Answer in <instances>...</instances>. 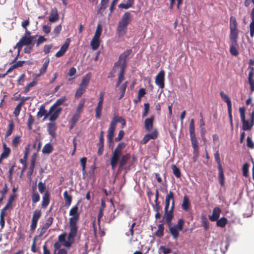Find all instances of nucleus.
Returning a JSON list of instances; mask_svg holds the SVG:
<instances>
[{
    "label": "nucleus",
    "mask_w": 254,
    "mask_h": 254,
    "mask_svg": "<svg viewBox=\"0 0 254 254\" xmlns=\"http://www.w3.org/2000/svg\"><path fill=\"white\" fill-rule=\"evenodd\" d=\"M130 52L129 50L124 52L120 57L118 62L115 64L114 66V70L119 72L118 79L116 84V87L120 85L121 83L124 80V69L126 66V59L127 57L130 54Z\"/></svg>",
    "instance_id": "obj_1"
},
{
    "label": "nucleus",
    "mask_w": 254,
    "mask_h": 254,
    "mask_svg": "<svg viewBox=\"0 0 254 254\" xmlns=\"http://www.w3.org/2000/svg\"><path fill=\"white\" fill-rule=\"evenodd\" d=\"M240 118L242 122V129L244 131L250 130L254 126V109L251 113L249 114V119H246L245 108L240 107L239 108Z\"/></svg>",
    "instance_id": "obj_2"
},
{
    "label": "nucleus",
    "mask_w": 254,
    "mask_h": 254,
    "mask_svg": "<svg viewBox=\"0 0 254 254\" xmlns=\"http://www.w3.org/2000/svg\"><path fill=\"white\" fill-rule=\"evenodd\" d=\"M69 215L70 216L69 221V229H71V233H74L77 231V223L80 218V212L77 205L74 206L70 209Z\"/></svg>",
    "instance_id": "obj_3"
},
{
    "label": "nucleus",
    "mask_w": 254,
    "mask_h": 254,
    "mask_svg": "<svg viewBox=\"0 0 254 254\" xmlns=\"http://www.w3.org/2000/svg\"><path fill=\"white\" fill-rule=\"evenodd\" d=\"M91 79V74L88 73L82 77L78 88L77 89L75 97L79 98L86 92Z\"/></svg>",
    "instance_id": "obj_4"
},
{
    "label": "nucleus",
    "mask_w": 254,
    "mask_h": 254,
    "mask_svg": "<svg viewBox=\"0 0 254 254\" xmlns=\"http://www.w3.org/2000/svg\"><path fill=\"white\" fill-rule=\"evenodd\" d=\"M230 40L231 43L238 45L239 31L236 18L231 16L230 19Z\"/></svg>",
    "instance_id": "obj_5"
},
{
    "label": "nucleus",
    "mask_w": 254,
    "mask_h": 254,
    "mask_svg": "<svg viewBox=\"0 0 254 254\" xmlns=\"http://www.w3.org/2000/svg\"><path fill=\"white\" fill-rule=\"evenodd\" d=\"M125 147V143L124 142H121L118 145L113 152L111 159V165L113 169H114L117 166L119 160L121 156L122 151Z\"/></svg>",
    "instance_id": "obj_6"
},
{
    "label": "nucleus",
    "mask_w": 254,
    "mask_h": 254,
    "mask_svg": "<svg viewBox=\"0 0 254 254\" xmlns=\"http://www.w3.org/2000/svg\"><path fill=\"white\" fill-rule=\"evenodd\" d=\"M76 234L77 232H75L74 233H71V229H70V232L68 236V240H65L66 234H63L59 236V241L57 243H60L62 246L63 245L65 247L69 248L71 246Z\"/></svg>",
    "instance_id": "obj_7"
},
{
    "label": "nucleus",
    "mask_w": 254,
    "mask_h": 254,
    "mask_svg": "<svg viewBox=\"0 0 254 254\" xmlns=\"http://www.w3.org/2000/svg\"><path fill=\"white\" fill-rule=\"evenodd\" d=\"M102 31V26L101 24H98L94 36L92 39L90 45L93 50H95L98 48L100 45V37Z\"/></svg>",
    "instance_id": "obj_8"
},
{
    "label": "nucleus",
    "mask_w": 254,
    "mask_h": 254,
    "mask_svg": "<svg viewBox=\"0 0 254 254\" xmlns=\"http://www.w3.org/2000/svg\"><path fill=\"white\" fill-rule=\"evenodd\" d=\"M111 205L109 208L108 212L105 216V221L108 223H111L117 216L116 214L115 208L113 199H110Z\"/></svg>",
    "instance_id": "obj_9"
},
{
    "label": "nucleus",
    "mask_w": 254,
    "mask_h": 254,
    "mask_svg": "<svg viewBox=\"0 0 254 254\" xmlns=\"http://www.w3.org/2000/svg\"><path fill=\"white\" fill-rule=\"evenodd\" d=\"M34 37H22L19 42L16 44L15 48L18 49V51L21 50L23 46H28L31 44H34L33 42Z\"/></svg>",
    "instance_id": "obj_10"
},
{
    "label": "nucleus",
    "mask_w": 254,
    "mask_h": 254,
    "mask_svg": "<svg viewBox=\"0 0 254 254\" xmlns=\"http://www.w3.org/2000/svg\"><path fill=\"white\" fill-rule=\"evenodd\" d=\"M165 72L163 70H160L155 78V84L160 88H163L165 86Z\"/></svg>",
    "instance_id": "obj_11"
},
{
    "label": "nucleus",
    "mask_w": 254,
    "mask_h": 254,
    "mask_svg": "<svg viewBox=\"0 0 254 254\" xmlns=\"http://www.w3.org/2000/svg\"><path fill=\"white\" fill-rule=\"evenodd\" d=\"M116 126L115 125V121L112 122L110 124V127L108 130V135H107V138H108V142L109 143V146L111 147H113V138L114 135V131L115 130Z\"/></svg>",
    "instance_id": "obj_12"
},
{
    "label": "nucleus",
    "mask_w": 254,
    "mask_h": 254,
    "mask_svg": "<svg viewBox=\"0 0 254 254\" xmlns=\"http://www.w3.org/2000/svg\"><path fill=\"white\" fill-rule=\"evenodd\" d=\"M62 111L61 108H55L52 106L49 111V120L54 121L59 117Z\"/></svg>",
    "instance_id": "obj_13"
},
{
    "label": "nucleus",
    "mask_w": 254,
    "mask_h": 254,
    "mask_svg": "<svg viewBox=\"0 0 254 254\" xmlns=\"http://www.w3.org/2000/svg\"><path fill=\"white\" fill-rule=\"evenodd\" d=\"M250 70L248 74V82L250 86V91L252 94L254 92V68L253 67L250 66L248 68Z\"/></svg>",
    "instance_id": "obj_14"
},
{
    "label": "nucleus",
    "mask_w": 254,
    "mask_h": 254,
    "mask_svg": "<svg viewBox=\"0 0 254 254\" xmlns=\"http://www.w3.org/2000/svg\"><path fill=\"white\" fill-rule=\"evenodd\" d=\"M170 200H172L171 207L172 209H174V197L173 196V193L172 191H170L166 196L165 198V211H168L169 209Z\"/></svg>",
    "instance_id": "obj_15"
},
{
    "label": "nucleus",
    "mask_w": 254,
    "mask_h": 254,
    "mask_svg": "<svg viewBox=\"0 0 254 254\" xmlns=\"http://www.w3.org/2000/svg\"><path fill=\"white\" fill-rule=\"evenodd\" d=\"M70 42V40L69 39H67L66 40L65 42L61 47L60 50L56 54V56L57 57H61L64 55L68 49Z\"/></svg>",
    "instance_id": "obj_16"
},
{
    "label": "nucleus",
    "mask_w": 254,
    "mask_h": 254,
    "mask_svg": "<svg viewBox=\"0 0 254 254\" xmlns=\"http://www.w3.org/2000/svg\"><path fill=\"white\" fill-rule=\"evenodd\" d=\"M221 212V210L219 207H215L213 209L212 215L208 216L209 220L212 222L216 221L219 218Z\"/></svg>",
    "instance_id": "obj_17"
},
{
    "label": "nucleus",
    "mask_w": 254,
    "mask_h": 254,
    "mask_svg": "<svg viewBox=\"0 0 254 254\" xmlns=\"http://www.w3.org/2000/svg\"><path fill=\"white\" fill-rule=\"evenodd\" d=\"M131 21L130 14L129 12H126L122 17L121 20L119 23L124 25L126 27L127 26L128 24Z\"/></svg>",
    "instance_id": "obj_18"
},
{
    "label": "nucleus",
    "mask_w": 254,
    "mask_h": 254,
    "mask_svg": "<svg viewBox=\"0 0 254 254\" xmlns=\"http://www.w3.org/2000/svg\"><path fill=\"white\" fill-rule=\"evenodd\" d=\"M62 245L60 243H55L54 245V254H67V251L64 248H61Z\"/></svg>",
    "instance_id": "obj_19"
},
{
    "label": "nucleus",
    "mask_w": 254,
    "mask_h": 254,
    "mask_svg": "<svg viewBox=\"0 0 254 254\" xmlns=\"http://www.w3.org/2000/svg\"><path fill=\"white\" fill-rule=\"evenodd\" d=\"M157 136V132L154 131L150 133L145 135L141 141L142 144L146 143L150 139H155Z\"/></svg>",
    "instance_id": "obj_20"
},
{
    "label": "nucleus",
    "mask_w": 254,
    "mask_h": 254,
    "mask_svg": "<svg viewBox=\"0 0 254 254\" xmlns=\"http://www.w3.org/2000/svg\"><path fill=\"white\" fill-rule=\"evenodd\" d=\"M103 102L104 100L99 99V102L95 108V117L96 118L99 119L101 116Z\"/></svg>",
    "instance_id": "obj_21"
},
{
    "label": "nucleus",
    "mask_w": 254,
    "mask_h": 254,
    "mask_svg": "<svg viewBox=\"0 0 254 254\" xmlns=\"http://www.w3.org/2000/svg\"><path fill=\"white\" fill-rule=\"evenodd\" d=\"M59 19V14L57 9H53L50 14L49 20L51 22H56Z\"/></svg>",
    "instance_id": "obj_22"
},
{
    "label": "nucleus",
    "mask_w": 254,
    "mask_h": 254,
    "mask_svg": "<svg viewBox=\"0 0 254 254\" xmlns=\"http://www.w3.org/2000/svg\"><path fill=\"white\" fill-rule=\"evenodd\" d=\"M50 202V194L48 191H46L43 196L42 207L43 208L46 207Z\"/></svg>",
    "instance_id": "obj_23"
},
{
    "label": "nucleus",
    "mask_w": 254,
    "mask_h": 254,
    "mask_svg": "<svg viewBox=\"0 0 254 254\" xmlns=\"http://www.w3.org/2000/svg\"><path fill=\"white\" fill-rule=\"evenodd\" d=\"M127 31V27L118 23L117 27V33L119 36H122L126 34Z\"/></svg>",
    "instance_id": "obj_24"
},
{
    "label": "nucleus",
    "mask_w": 254,
    "mask_h": 254,
    "mask_svg": "<svg viewBox=\"0 0 254 254\" xmlns=\"http://www.w3.org/2000/svg\"><path fill=\"white\" fill-rule=\"evenodd\" d=\"M56 127L55 123H49L48 125L47 130L49 133L52 136L55 137L56 135L55 131Z\"/></svg>",
    "instance_id": "obj_25"
},
{
    "label": "nucleus",
    "mask_w": 254,
    "mask_h": 254,
    "mask_svg": "<svg viewBox=\"0 0 254 254\" xmlns=\"http://www.w3.org/2000/svg\"><path fill=\"white\" fill-rule=\"evenodd\" d=\"M218 169L219 171L218 178L219 182L221 185L223 186L224 184V176L223 174L222 167L220 164H219Z\"/></svg>",
    "instance_id": "obj_26"
},
{
    "label": "nucleus",
    "mask_w": 254,
    "mask_h": 254,
    "mask_svg": "<svg viewBox=\"0 0 254 254\" xmlns=\"http://www.w3.org/2000/svg\"><path fill=\"white\" fill-rule=\"evenodd\" d=\"M190 140L193 149L194 154V155L197 156L198 154V146L197 145L196 138V137L190 138Z\"/></svg>",
    "instance_id": "obj_27"
},
{
    "label": "nucleus",
    "mask_w": 254,
    "mask_h": 254,
    "mask_svg": "<svg viewBox=\"0 0 254 254\" xmlns=\"http://www.w3.org/2000/svg\"><path fill=\"white\" fill-rule=\"evenodd\" d=\"M53 150V147L50 143L46 144L43 147L42 152L44 154H49Z\"/></svg>",
    "instance_id": "obj_28"
},
{
    "label": "nucleus",
    "mask_w": 254,
    "mask_h": 254,
    "mask_svg": "<svg viewBox=\"0 0 254 254\" xmlns=\"http://www.w3.org/2000/svg\"><path fill=\"white\" fill-rule=\"evenodd\" d=\"M154 117L147 118L145 120V127L148 131L150 130L153 127V121Z\"/></svg>",
    "instance_id": "obj_29"
},
{
    "label": "nucleus",
    "mask_w": 254,
    "mask_h": 254,
    "mask_svg": "<svg viewBox=\"0 0 254 254\" xmlns=\"http://www.w3.org/2000/svg\"><path fill=\"white\" fill-rule=\"evenodd\" d=\"M173 209H172V208H171L170 210L168 209V211H165L164 218L165 220V221L168 223H170L173 218Z\"/></svg>",
    "instance_id": "obj_30"
},
{
    "label": "nucleus",
    "mask_w": 254,
    "mask_h": 254,
    "mask_svg": "<svg viewBox=\"0 0 254 254\" xmlns=\"http://www.w3.org/2000/svg\"><path fill=\"white\" fill-rule=\"evenodd\" d=\"M169 231L171 235L173 236L175 239H177L179 235V230L177 227L173 226H171L169 228Z\"/></svg>",
    "instance_id": "obj_31"
},
{
    "label": "nucleus",
    "mask_w": 254,
    "mask_h": 254,
    "mask_svg": "<svg viewBox=\"0 0 254 254\" xmlns=\"http://www.w3.org/2000/svg\"><path fill=\"white\" fill-rule=\"evenodd\" d=\"M189 131L190 138L196 137L195 134L194 123L193 119H192L190 121Z\"/></svg>",
    "instance_id": "obj_32"
},
{
    "label": "nucleus",
    "mask_w": 254,
    "mask_h": 254,
    "mask_svg": "<svg viewBox=\"0 0 254 254\" xmlns=\"http://www.w3.org/2000/svg\"><path fill=\"white\" fill-rule=\"evenodd\" d=\"M216 221V225L218 227L223 228L227 224L228 220L225 217H223L220 219H218Z\"/></svg>",
    "instance_id": "obj_33"
},
{
    "label": "nucleus",
    "mask_w": 254,
    "mask_h": 254,
    "mask_svg": "<svg viewBox=\"0 0 254 254\" xmlns=\"http://www.w3.org/2000/svg\"><path fill=\"white\" fill-rule=\"evenodd\" d=\"M49 116V112L45 109L44 107H41L40 108L39 111L37 113V117L39 118H41L42 117H44V118L46 119Z\"/></svg>",
    "instance_id": "obj_34"
},
{
    "label": "nucleus",
    "mask_w": 254,
    "mask_h": 254,
    "mask_svg": "<svg viewBox=\"0 0 254 254\" xmlns=\"http://www.w3.org/2000/svg\"><path fill=\"white\" fill-rule=\"evenodd\" d=\"M127 81L125 82L121 86L119 85L118 90L120 91V93L121 94L120 96V99L122 98L125 94L126 89L127 86Z\"/></svg>",
    "instance_id": "obj_35"
},
{
    "label": "nucleus",
    "mask_w": 254,
    "mask_h": 254,
    "mask_svg": "<svg viewBox=\"0 0 254 254\" xmlns=\"http://www.w3.org/2000/svg\"><path fill=\"white\" fill-rule=\"evenodd\" d=\"M64 197L65 200V205L69 206L71 203L72 197L68 194L67 191L66 190L64 193Z\"/></svg>",
    "instance_id": "obj_36"
},
{
    "label": "nucleus",
    "mask_w": 254,
    "mask_h": 254,
    "mask_svg": "<svg viewBox=\"0 0 254 254\" xmlns=\"http://www.w3.org/2000/svg\"><path fill=\"white\" fill-rule=\"evenodd\" d=\"M220 95L222 99L227 103V107H232L231 101L229 97L225 94L223 92H221Z\"/></svg>",
    "instance_id": "obj_37"
},
{
    "label": "nucleus",
    "mask_w": 254,
    "mask_h": 254,
    "mask_svg": "<svg viewBox=\"0 0 254 254\" xmlns=\"http://www.w3.org/2000/svg\"><path fill=\"white\" fill-rule=\"evenodd\" d=\"M3 151L2 153L1 154L0 157L1 158H6L10 153V150L9 148L6 146L5 143L3 144Z\"/></svg>",
    "instance_id": "obj_38"
},
{
    "label": "nucleus",
    "mask_w": 254,
    "mask_h": 254,
    "mask_svg": "<svg viewBox=\"0 0 254 254\" xmlns=\"http://www.w3.org/2000/svg\"><path fill=\"white\" fill-rule=\"evenodd\" d=\"M49 62H50L49 59H47L46 60V61L44 62V64H43L42 67L41 68V69L40 70V73L37 74V76H38V77L40 76V75L43 74L46 71Z\"/></svg>",
    "instance_id": "obj_39"
},
{
    "label": "nucleus",
    "mask_w": 254,
    "mask_h": 254,
    "mask_svg": "<svg viewBox=\"0 0 254 254\" xmlns=\"http://www.w3.org/2000/svg\"><path fill=\"white\" fill-rule=\"evenodd\" d=\"M190 201L187 196H185L183 198V203L182 204V208L185 210H187L190 206Z\"/></svg>",
    "instance_id": "obj_40"
},
{
    "label": "nucleus",
    "mask_w": 254,
    "mask_h": 254,
    "mask_svg": "<svg viewBox=\"0 0 254 254\" xmlns=\"http://www.w3.org/2000/svg\"><path fill=\"white\" fill-rule=\"evenodd\" d=\"M41 215V211L40 210H36L34 213L32 218V221L37 222Z\"/></svg>",
    "instance_id": "obj_41"
},
{
    "label": "nucleus",
    "mask_w": 254,
    "mask_h": 254,
    "mask_svg": "<svg viewBox=\"0 0 254 254\" xmlns=\"http://www.w3.org/2000/svg\"><path fill=\"white\" fill-rule=\"evenodd\" d=\"M85 99H82L80 100L79 103L77 105L76 112H77L78 113H81L82 112L83 108L85 105Z\"/></svg>",
    "instance_id": "obj_42"
},
{
    "label": "nucleus",
    "mask_w": 254,
    "mask_h": 254,
    "mask_svg": "<svg viewBox=\"0 0 254 254\" xmlns=\"http://www.w3.org/2000/svg\"><path fill=\"white\" fill-rule=\"evenodd\" d=\"M129 155L127 154L122 156L121 160L120 162V167H123L127 163V161L129 158Z\"/></svg>",
    "instance_id": "obj_43"
},
{
    "label": "nucleus",
    "mask_w": 254,
    "mask_h": 254,
    "mask_svg": "<svg viewBox=\"0 0 254 254\" xmlns=\"http://www.w3.org/2000/svg\"><path fill=\"white\" fill-rule=\"evenodd\" d=\"M164 226L163 224H160L158 226V230L156 232V235L158 237H161L163 236L164 234Z\"/></svg>",
    "instance_id": "obj_44"
},
{
    "label": "nucleus",
    "mask_w": 254,
    "mask_h": 254,
    "mask_svg": "<svg viewBox=\"0 0 254 254\" xmlns=\"http://www.w3.org/2000/svg\"><path fill=\"white\" fill-rule=\"evenodd\" d=\"M115 121V125L116 126L117 123L118 122L121 123L123 126H125L126 124V122L124 119H123L122 117H119L118 116H115L112 120V122Z\"/></svg>",
    "instance_id": "obj_45"
},
{
    "label": "nucleus",
    "mask_w": 254,
    "mask_h": 254,
    "mask_svg": "<svg viewBox=\"0 0 254 254\" xmlns=\"http://www.w3.org/2000/svg\"><path fill=\"white\" fill-rule=\"evenodd\" d=\"M8 127V129L7 130V131L6 132V134H5L6 137H7L8 136H10L13 131V130L14 128V125H13V123L12 121H10L9 122Z\"/></svg>",
    "instance_id": "obj_46"
},
{
    "label": "nucleus",
    "mask_w": 254,
    "mask_h": 254,
    "mask_svg": "<svg viewBox=\"0 0 254 254\" xmlns=\"http://www.w3.org/2000/svg\"><path fill=\"white\" fill-rule=\"evenodd\" d=\"M24 103V101L19 103L16 107L13 112V114L15 117H17L19 115L20 111L21 109V107Z\"/></svg>",
    "instance_id": "obj_47"
},
{
    "label": "nucleus",
    "mask_w": 254,
    "mask_h": 254,
    "mask_svg": "<svg viewBox=\"0 0 254 254\" xmlns=\"http://www.w3.org/2000/svg\"><path fill=\"white\" fill-rule=\"evenodd\" d=\"M237 45H235L231 43V45L230 48V52L232 55L236 56L239 54V52L235 47Z\"/></svg>",
    "instance_id": "obj_48"
},
{
    "label": "nucleus",
    "mask_w": 254,
    "mask_h": 254,
    "mask_svg": "<svg viewBox=\"0 0 254 254\" xmlns=\"http://www.w3.org/2000/svg\"><path fill=\"white\" fill-rule=\"evenodd\" d=\"M53 222V218L50 217L47 220V222L44 224L43 227L42 229V231H43V232H45V231L47 230V229L51 226Z\"/></svg>",
    "instance_id": "obj_49"
},
{
    "label": "nucleus",
    "mask_w": 254,
    "mask_h": 254,
    "mask_svg": "<svg viewBox=\"0 0 254 254\" xmlns=\"http://www.w3.org/2000/svg\"><path fill=\"white\" fill-rule=\"evenodd\" d=\"M80 114L81 113H78L77 112L75 111V113H74L71 119V123L72 126H73L78 121L80 116Z\"/></svg>",
    "instance_id": "obj_50"
},
{
    "label": "nucleus",
    "mask_w": 254,
    "mask_h": 254,
    "mask_svg": "<svg viewBox=\"0 0 254 254\" xmlns=\"http://www.w3.org/2000/svg\"><path fill=\"white\" fill-rule=\"evenodd\" d=\"M62 30V25L59 24L56 26L53 31L52 34H54V37H56L59 35Z\"/></svg>",
    "instance_id": "obj_51"
},
{
    "label": "nucleus",
    "mask_w": 254,
    "mask_h": 254,
    "mask_svg": "<svg viewBox=\"0 0 254 254\" xmlns=\"http://www.w3.org/2000/svg\"><path fill=\"white\" fill-rule=\"evenodd\" d=\"M40 200V196L37 192H33L32 194V200L33 203H35Z\"/></svg>",
    "instance_id": "obj_52"
},
{
    "label": "nucleus",
    "mask_w": 254,
    "mask_h": 254,
    "mask_svg": "<svg viewBox=\"0 0 254 254\" xmlns=\"http://www.w3.org/2000/svg\"><path fill=\"white\" fill-rule=\"evenodd\" d=\"M65 98H61L56 101L55 104L52 106L55 108H59V106L62 105L64 102L65 101Z\"/></svg>",
    "instance_id": "obj_53"
},
{
    "label": "nucleus",
    "mask_w": 254,
    "mask_h": 254,
    "mask_svg": "<svg viewBox=\"0 0 254 254\" xmlns=\"http://www.w3.org/2000/svg\"><path fill=\"white\" fill-rule=\"evenodd\" d=\"M36 82H35V81H32V82H30V83L28 84L26 86V87H25V88L24 89V92L25 93L29 92L30 88L36 85Z\"/></svg>",
    "instance_id": "obj_54"
},
{
    "label": "nucleus",
    "mask_w": 254,
    "mask_h": 254,
    "mask_svg": "<svg viewBox=\"0 0 254 254\" xmlns=\"http://www.w3.org/2000/svg\"><path fill=\"white\" fill-rule=\"evenodd\" d=\"M172 169L173 170L174 174L175 175V176L177 178H180L181 176V173L179 169L175 165H173L172 166Z\"/></svg>",
    "instance_id": "obj_55"
},
{
    "label": "nucleus",
    "mask_w": 254,
    "mask_h": 254,
    "mask_svg": "<svg viewBox=\"0 0 254 254\" xmlns=\"http://www.w3.org/2000/svg\"><path fill=\"white\" fill-rule=\"evenodd\" d=\"M86 161L87 158L86 157L82 158L80 159V163L82 166V170L83 174L85 173Z\"/></svg>",
    "instance_id": "obj_56"
},
{
    "label": "nucleus",
    "mask_w": 254,
    "mask_h": 254,
    "mask_svg": "<svg viewBox=\"0 0 254 254\" xmlns=\"http://www.w3.org/2000/svg\"><path fill=\"white\" fill-rule=\"evenodd\" d=\"M159 251H161L164 254H168L171 253L172 250L170 248H166L164 246H161L159 249Z\"/></svg>",
    "instance_id": "obj_57"
},
{
    "label": "nucleus",
    "mask_w": 254,
    "mask_h": 254,
    "mask_svg": "<svg viewBox=\"0 0 254 254\" xmlns=\"http://www.w3.org/2000/svg\"><path fill=\"white\" fill-rule=\"evenodd\" d=\"M46 189L45 184L40 182L38 183V189L41 193H43Z\"/></svg>",
    "instance_id": "obj_58"
},
{
    "label": "nucleus",
    "mask_w": 254,
    "mask_h": 254,
    "mask_svg": "<svg viewBox=\"0 0 254 254\" xmlns=\"http://www.w3.org/2000/svg\"><path fill=\"white\" fill-rule=\"evenodd\" d=\"M184 224V221L183 219H181L178 220L177 224L176 225H175V226L177 227V228L180 231H182L183 228Z\"/></svg>",
    "instance_id": "obj_59"
},
{
    "label": "nucleus",
    "mask_w": 254,
    "mask_h": 254,
    "mask_svg": "<svg viewBox=\"0 0 254 254\" xmlns=\"http://www.w3.org/2000/svg\"><path fill=\"white\" fill-rule=\"evenodd\" d=\"M247 146L250 148L253 149L254 148V142L249 136L247 138Z\"/></svg>",
    "instance_id": "obj_60"
},
{
    "label": "nucleus",
    "mask_w": 254,
    "mask_h": 254,
    "mask_svg": "<svg viewBox=\"0 0 254 254\" xmlns=\"http://www.w3.org/2000/svg\"><path fill=\"white\" fill-rule=\"evenodd\" d=\"M250 36L253 38L254 36V20L252 21L250 25Z\"/></svg>",
    "instance_id": "obj_61"
},
{
    "label": "nucleus",
    "mask_w": 254,
    "mask_h": 254,
    "mask_svg": "<svg viewBox=\"0 0 254 254\" xmlns=\"http://www.w3.org/2000/svg\"><path fill=\"white\" fill-rule=\"evenodd\" d=\"M145 90L144 88H141L138 90V101H140L141 100V98L144 96V95L145 94Z\"/></svg>",
    "instance_id": "obj_62"
},
{
    "label": "nucleus",
    "mask_w": 254,
    "mask_h": 254,
    "mask_svg": "<svg viewBox=\"0 0 254 254\" xmlns=\"http://www.w3.org/2000/svg\"><path fill=\"white\" fill-rule=\"evenodd\" d=\"M34 119L33 118L31 115L29 116L28 122H27V126L29 129H31L32 126L34 123Z\"/></svg>",
    "instance_id": "obj_63"
},
{
    "label": "nucleus",
    "mask_w": 254,
    "mask_h": 254,
    "mask_svg": "<svg viewBox=\"0 0 254 254\" xmlns=\"http://www.w3.org/2000/svg\"><path fill=\"white\" fill-rule=\"evenodd\" d=\"M51 29V26L50 24H47L46 25L43 26V31L45 34H48L50 32Z\"/></svg>",
    "instance_id": "obj_64"
}]
</instances>
